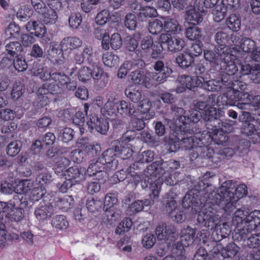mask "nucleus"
I'll use <instances>...</instances> for the list:
<instances>
[{
    "instance_id": "obj_30",
    "label": "nucleus",
    "mask_w": 260,
    "mask_h": 260,
    "mask_svg": "<svg viewBox=\"0 0 260 260\" xmlns=\"http://www.w3.org/2000/svg\"><path fill=\"white\" fill-rule=\"evenodd\" d=\"M162 19L164 20V29L167 32L178 34L181 31L182 27L177 20L169 17H164Z\"/></svg>"
},
{
    "instance_id": "obj_6",
    "label": "nucleus",
    "mask_w": 260,
    "mask_h": 260,
    "mask_svg": "<svg viewBox=\"0 0 260 260\" xmlns=\"http://www.w3.org/2000/svg\"><path fill=\"white\" fill-rule=\"evenodd\" d=\"M197 221L210 230L214 229L222 221L221 217L216 214V209L211 206L206 207L199 212Z\"/></svg>"
},
{
    "instance_id": "obj_18",
    "label": "nucleus",
    "mask_w": 260,
    "mask_h": 260,
    "mask_svg": "<svg viewBox=\"0 0 260 260\" xmlns=\"http://www.w3.org/2000/svg\"><path fill=\"white\" fill-rule=\"evenodd\" d=\"M228 86L225 93L226 96H228L229 102L231 103V106L235 105L236 102L242 103L249 96L247 92L236 91L230 85Z\"/></svg>"
},
{
    "instance_id": "obj_44",
    "label": "nucleus",
    "mask_w": 260,
    "mask_h": 260,
    "mask_svg": "<svg viewBox=\"0 0 260 260\" xmlns=\"http://www.w3.org/2000/svg\"><path fill=\"white\" fill-rule=\"evenodd\" d=\"M6 50L11 56L18 55L22 51V47L18 41H12L6 43Z\"/></svg>"
},
{
    "instance_id": "obj_48",
    "label": "nucleus",
    "mask_w": 260,
    "mask_h": 260,
    "mask_svg": "<svg viewBox=\"0 0 260 260\" xmlns=\"http://www.w3.org/2000/svg\"><path fill=\"white\" fill-rule=\"evenodd\" d=\"M20 27L15 23H10L5 31V37L7 39L16 38L19 35Z\"/></svg>"
},
{
    "instance_id": "obj_40",
    "label": "nucleus",
    "mask_w": 260,
    "mask_h": 260,
    "mask_svg": "<svg viewBox=\"0 0 260 260\" xmlns=\"http://www.w3.org/2000/svg\"><path fill=\"white\" fill-rule=\"evenodd\" d=\"M213 106V105H209L206 110L203 112L202 116L205 120L212 122L214 127H216V122H218V119L216 118L217 110Z\"/></svg>"
},
{
    "instance_id": "obj_11",
    "label": "nucleus",
    "mask_w": 260,
    "mask_h": 260,
    "mask_svg": "<svg viewBox=\"0 0 260 260\" xmlns=\"http://www.w3.org/2000/svg\"><path fill=\"white\" fill-rule=\"evenodd\" d=\"M1 213L2 216L11 220L19 221L23 218V211L21 208H15L11 204L1 202Z\"/></svg>"
},
{
    "instance_id": "obj_19",
    "label": "nucleus",
    "mask_w": 260,
    "mask_h": 260,
    "mask_svg": "<svg viewBox=\"0 0 260 260\" xmlns=\"http://www.w3.org/2000/svg\"><path fill=\"white\" fill-rule=\"evenodd\" d=\"M85 170L77 166L69 168L66 171L65 176L75 183H79L84 179Z\"/></svg>"
},
{
    "instance_id": "obj_14",
    "label": "nucleus",
    "mask_w": 260,
    "mask_h": 260,
    "mask_svg": "<svg viewBox=\"0 0 260 260\" xmlns=\"http://www.w3.org/2000/svg\"><path fill=\"white\" fill-rule=\"evenodd\" d=\"M54 209L53 203H46L44 200L41 202L35 209V215L39 220H44L49 218L53 214Z\"/></svg>"
},
{
    "instance_id": "obj_10",
    "label": "nucleus",
    "mask_w": 260,
    "mask_h": 260,
    "mask_svg": "<svg viewBox=\"0 0 260 260\" xmlns=\"http://www.w3.org/2000/svg\"><path fill=\"white\" fill-rule=\"evenodd\" d=\"M158 40L160 43L167 44L168 50L172 52L180 51L185 46V42L182 39L176 36L172 37L167 33L161 34Z\"/></svg>"
},
{
    "instance_id": "obj_52",
    "label": "nucleus",
    "mask_w": 260,
    "mask_h": 260,
    "mask_svg": "<svg viewBox=\"0 0 260 260\" xmlns=\"http://www.w3.org/2000/svg\"><path fill=\"white\" fill-rule=\"evenodd\" d=\"M119 145L120 147H119L118 151H116V153L120 155V157L123 159H126L130 158L133 153V151L131 148V145H125L121 143V142L119 141Z\"/></svg>"
},
{
    "instance_id": "obj_63",
    "label": "nucleus",
    "mask_w": 260,
    "mask_h": 260,
    "mask_svg": "<svg viewBox=\"0 0 260 260\" xmlns=\"http://www.w3.org/2000/svg\"><path fill=\"white\" fill-rule=\"evenodd\" d=\"M221 84L225 85V83L221 81H216L215 80H211L206 81L204 84V88L208 91H217L221 87Z\"/></svg>"
},
{
    "instance_id": "obj_17",
    "label": "nucleus",
    "mask_w": 260,
    "mask_h": 260,
    "mask_svg": "<svg viewBox=\"0 0 260 260\" xmlns=\"http://www.w3.org/2000/svg\"><path fill=\"white\" fill-rule=\"evenodd\" d=\"M144 60L141 59L125 61L119 69L117 76L120 78H123L127 75L130 70L141 68L144 67Z\"/></svg>"
},
{
    "instance_id": "obj_45",
    "label": "nucleus",
    "mask_w": 260,
    "mask_h": 260,
    "mask_svg": "<svg viewBox=\"0 0 260 260\" xmlns=\"http://www.w3.org/2000/svg\"><path fill=\"white\" fill-rule=\"evenodd\" d=\"M103 61L106 66L111 68L119 64V58L117 55L108 52L103 54Z\"/></svg>"
},
{
    "instance_id": "obj_50",
    "label": "nucleus",
    "mask_w": 260,
    "mask_h": 260,
    "mask_svg": "<svg viewBox=\"0 0 260 260\" xmlns=\"http://www.w3.org/2000/svg\"><path fill=\"white\" fill-rule=\"evenodd\" d=\"M228 27L235 31H238L241 26V20L235 14L231 15L226 20Z\"/></svg>"
},
{
    "instance_id": "obj_23",
    "label": "nucleus",
    "mask_w": 260,
    "mask_h": 260,
    "mask_svg": "<svg viewBox=\"0 0 260 260\" xmlns=\"http://www.w3.org/2000/svg\"><path fill=\"white\" fill-rule=\"evenodd\" d=\"M131 8L134 10L139 11V12H136V13H137L139 17L142 20H144L147 17H156L157 14L155 8L148 6L142 7L141 5L135 3H133L131 5Z\"/></svg>"
},
{
    "instance_id": "obj_22",
    "label": "nucleus",
    "mask_w": 260,
    "mask_h": 260,
    "mask_svg": "<svg viewBox=\"0 0 260 260\" xmlns=\"http://www.w3.org/2000/svg\"><path fill=\"white\" fill-rule=\"evenodd\" d=\"M246 231L245 237L244 238L242 235L241 236V239L243 240L249 247L254 248L253 252L255 254L256 256H260V252L259 250L260 247V234H254L251 235L249 237H247V235L249 233Z\"/></svg>"
},
{
    "instance_id": "obj_36",
    "label": "nucleus",
    "mask_w": 260,
    "mask_h": 260,
    "mask_svg": "<svg viewBox=\"0 0 260 260\" xmlns=\"http://www.w3.org/2000/svg\"><path fill=\"white\" fill-rule=\"evenodd\" d=\"M174 194L172 192L166 193L163 201L165 205L166 210L169 214L177 209V204L174 200Z\"/></svg>"
},
{
    "instance_id": "obj_53",
    "label": "nucleus",
    "mask_w": 260,
    "mask_h": 260,
    "mask_svg": "<svg viewBox=\"0 0 260 260\" xmlns=\"http://www.w3.org/2000/svg\"><path fill=\"white\" fill-rule=\"evenodd\" d=\"M34 75L39 76L43 80H48L50 79L51 73L46 68H43L41 65H36L34 68Z\"/></svg>"
},
{
    "instance_id": "obj_21",
    "label": "nucleus",
    "mask_w": 260,
    "mask_h": 260,
    "mask_svg": "<svg viewBox=\"0 0 260 260\" xmlns=\"http://www.w3.org/2000/svg\"><path fill=\"white\" fill-rule=\"evenodd\" d=\"M41 11L38 13L41 15L40 19L44 24L52 25L57 22L58 16L55 10L46 6Z\"/></svg>"
},
{
    "instance_id": "obj_37",
    "label": "nucleus",
    "mask_w": 260,
    "mask_h": 260,
    "mask_svg": "<svg viewBox=\"0 0 260 260\" xmlns=\"http://www.w3.org/2000/svg\"><path fill=\"white\" fill-rule=\"evenodd\" d=\"M176 63L182 68H187L193 62V57L188 53L184 52L176 58Z\"/></svg>"
},
{
    "instance_id": "obj_2",
    "label": "nucleus",
    "mask_w": 260,
    "mask_h": 260,
    "mask_svg": "<svg viewBox=\"0 0 260 260\" xmlns=\"http://www.w3.org/2000/svg\"><path fill=\"white\" fill-rule=\"evenodd\" d=\"M236 47L232 49L229 47H224L222 49H217V54L220 57L221 62L218 66L217 70H223L224 75H223L222 82L225 84L229 83L233 79V76L238 71V68L236 66L234 60L237 57H239V52L236 51Z\"/></svg>"
},
{
    "instance_id": "obj_31",
    "label": "nucleus",
    "mask_w": 260,
    "mask_h": 260,
    "mask_svg": "<svg viewBox=\"0 0 260 260\" xmlns=\"http://www.w3.org/2000/svg\"><path fill=\"white\" fill-rule=\"evenodd\" d=\"M82 45V41L76 37H68L63 39L60 43V47L62 50L74 49L79 47Z\"/></svg>"
},
{
    "instance_id": "obj_61",
    "label": "nucleus",
    "mask_w": 260,
    "mask_h": 260,
    "mask_svg": "<svg viewBox=\"0 0 260 260\" xmlns=\"http://www.w3.org/2000/svg\"><path fill=\"white\" fill-rule=\"evenodd\" d=\"M109 12L107 10H102L99 12L95 18L97 25L104 26L105 24L110 21Z\"/></svg>"
},
{
    "instance_id": "obj_1",
    "label": "nucleus",
    "mask_w": 260,
    "mask_h": 260,
    "mask_svg": "<svg viewBox=\"0 0 260 260\" xmlns=\"http://www.w3.org/2000/svg\"><path fill=\"white\" fill-rule=\"evenodd\" d=\"M247 194V186L240 184L236 189L231 180L223 182L218 191L207 194L206 202L213 206L218 205L226 212H231L236 208L237 202Z\"/></svg>"
},
{
    "instance_id": "obj_64",
    "label": "nucleus",
    "mask_w": 260,
    "mask_h": 260,
    "mask_svg": "<svg viewBox=\"0 0 260 260\" xmlns=\"http://www.w3.org/2000/svg\"><path fill=\"white\" fill-rule=\"evenodd\" d=\"M20 142L16 140L11 142L7 148V154L12 157L16 155L20 150Z\"/></svg>"
},
{
    "instance_id": "obj_43",
    "label": "nucleus",
    "mask_w": 260,
    "mask_h": 260,
    "mask_svg": "<svg viewBox=\"0 0 260 260\" xmlns=\"http://www.w3.org/2000/svg\"><path fill=\"white\" fill-rule=\"evenodd\" d=\"M129 77L134 83L143 84L146 87V81L148 80V78H146V74L144 75L143 72L136 70L132 72Z\"/></svg>"
},
{
    "instance_id": "obj_3",
    "label": "nucleus",
    "mask_w": 260,
    "mask_h": 260,
    "mask_svg": "<svg viewBox=\"0 0 260 260\" xmlns=\"http://www.w3.org/2000/svg\"><path fill=\"white\" fill-rule=\"evenodd\" d=\"M233 222L237 227L242 225V228L239 230V235L245 237L246 231L251 232L260 224V211L254 210L249 214L242 209L236 210L233 218Z\"/></svg>"
},
{
    "instance_id": "obj_25",
    "label": "nucleus",
    "mask_w": 260,
    "mask_h": 260,
    "mask_svg": "<svg viewBox=\"0 0 260 260\" xmlns=\"http://www.w3.org/2000/svg\"><path fill=\"white\" fill-rule=\"evenodd\" d=\"M214 41L219 45L216 47V52L217 53V49H222L224 47H228L225 44L231 42L229 39V35L227 32L226 28H217L214 36Z\"/></svg>"
},
{
    "instance_id": "obj_54",
    "label": "nucleus",
    "mask_w": 260,
    "mask_h": 260,
    "mask_svg": "<svg viewBox=\"0 0 260 260\" xmlns=\"http://www.w3.org/2000/svg\"><path fill=\"white\" fill-rule=\"evenodd\" d=\"M103 202L97 198L88 199L86 207L88 211L91 212L98 211L102 208Z\"/></svg>"
},
{
    "instance_id": "obj_34",
    "label": "nucleus",
    "mask_w": 260,
    "mask_h": 260,
    "mask_svg": "<svg viewBox=\"0 0 260 260\" xmlns=\"http://www.w3.org/2000/svg\"><path fill=\"white\" fill-rule=\"evenodd\" d=\"M185 19L194 25L198 24L203 21L201 12L197 11L194 8L191 9L186 12Z\"/></svg>"
},
{
    "instance_id": "obj_32",
    "label": "nucleus",
    "mask_w": 260,
    "mask_h": 260,
    "mask_svg": "<svg viewBox=\"0 0 260 260\" xmlns=\"http://www.w3.org/2000/svg\"><path fill=\"white\" fill-rule=\"evenodd\" d=\"M54 205L58 207V208L67 211L68 209L72 208L74 201L73 198L70 196H64L61 198H56L54 202Z\"/></svg>"
},
{
    "instance_id": "obj_62",
    "label": "nucleus",
    "mask_w": 260,
    "mask_h": 260,
    "mask_svg": "<svg viewBox=\"0 0 260 260\" xmlns=\"http://www.w3.org/2000/svg\"><path fill=\"white\" fill-rule=\"evenodd\" d=\"M51 181V175L46 169L43 173H40L36 179V181L40 185H44L49 183Z\"/></svg>"
},
{
    "instance_id": "obj_27",
    "label": "nucleus",
    "mask_w": 260,
    "mask_h": 260,
    "mask_svg": "<svg viewBox=\"0 0 260 260\" xmlns=\"http://www.w3.org/2000/svg\"><path fill=\"white\" fill-rule=\"evenodd\" d=\"M249 95L247 99L243 101L242 103H238L236 106L240 109H247V107L251 106L254 108V109H260V95H253L251 92H247Z\"/></svg>"
},
{
    "instance_id": "obj_59",
    "label": "nucleus",
    "mask_w": 260,
    "mask_h": 260,
    "mask_svg": "<svg viewBox=\"0 0 260 260\" xmlns=\"http://www.w3.org/2000/svg\"><path fill=\"white\" fill-rule=\"evenodd\" d=\"M104 169V165L100 160L93 161L89 165L86 172L90 176H94L100 170Z\"/></svg>"
},
{
    "instance_id": "obj_20",
    "label": "nucleus",
    "mask_w": 260,
    "mask_h": 260,
    "mask_svg": "<svg viewBox=\"0 0 260 260\" xmlns=\"http://www.w3.org/2000/svg\"><path fill=\"white\" fill-rule=\"evenodd\" d=\"M108 101L104 107L101 109V112L105 117L112 116L116 115L117 112V103L115 93H110L107 95Z\"/></svg>"
},
{
    "instance_id": "obj_13",
    "label": "nucleus",
    "mask_w": 260,
    "mask_h": 260,
    "mask_svg": "<svg viewBox=\"0 0 260 260\" xmlns=\"http://www.w3.org/2000/svg\"><path fill=\"white\" fill-rule=\"evenodd\" d=\"M90 130L95 129L99 133L105 135L109 129V123L107 120L99 118L96 114H92L86 122Z\"/></svg>"
},
{
    "instance_id": "obj_58",
    "label": "nucleus",
    "mask_w": 260,
    "mask_h": 260,
    "mask_svg": "<svg viewBox=\"0 0 260 260\" xmlns=\"http://www.w3.org/2000/svg\"><path fill=\"white\" fill-rule=\"evenodd\" d=\"M185 34L187 38L192 41L198 40L202 36L200 29L194 25L187 28L186 29Z\"/></svg>"
},
{
    "instance_id": "obj_8",
    "label": "nucleus",
    "mask_w": 260,
    "mask_h": 260,
    "mask_svg": "<svg viewBox=\"0 0 260 260\" xmlns=\"http://www.w3.org/2000/svg\"><path fill=\"white\" fill-rule=\"evenodd\" d=\"M155 232L158 240H166L170 245L178 238V232L172 224L161 223L156 226Z\"/></svg>"
},
{
    "instance_id": "obj_7",
    "label": "nucleus",
    "mask_w": 260,
    "mask_h": 260,
    "mask_svg": "<svg viewBox=\"0 0 260 260\" xmlns=\"http://www.w3.org/2000/svg\"><path fill=\"white\" fill-rule=\"evenodd\" d=\"M195 235V230L190 227H187L182 232V235L180 237V243H177L173 250V253L179 260H185L184 247H187L193 243Z\"/></svg>"
},
{
    "instance_id": "obj_26",
    "label": "nucleus",
    "mask_w": 260,
    "mask_h": 260,
    "mask_svg": "<svg viewBox=\"0 0 260 260\" xmlns=\"http://www.w3.org/2000/svg\"><path fill=\"white\" fill-rule=\"evenodd\" d=\"M151 103L148 99H145L140 101L138 105V110L142 115V118L145 120H149L153 117L155 113L151 110Z\"/></svg>"
},
{
    "instance_id": "obj_56",
    "label": "nucleus",
    "mask_w": 260,
    "mask_h": 260,
    "mask_svg": "<svg viewBox=\"0 0 260 260\" xmlns=\"http://www.w3.org/2000/svg\"><path fill=\"white\" fill-rule=\"evenodd\" d=\"M32 187V182L29 180H24L20 182L15 189V191L19 194L25 193Z\"/></svg>"
},
{
    "instance_id": "obj_4",
    "label": "nucleus",
    "mask_w": 260,
    "mask_h": 260,
    "mask_svg": "<svg viewBox=\"0 0 260 260\" xmlns=\"http://www.w3.org/2000/svg\"><path fill=\"white\" fill-rule=\"evenodd\" d=\"M178 135H172L169 138L168 143L170 145V149L172 151H175L177 149L180 148H184L185 149H190L196 148V152H198L200 149V147H196L194 137L190 134L180 132V134L176 133Z\"/></svg>"
},
{
    "instance_id": "obj_57",
    "label": "nucleus",
    "mask_w": 260,
    "mask_h": 260,
    "mask_svg": "<svg viewBox=\"0 0 260 260\" xmlns=\"http://www.w3.org/2000/svg\"><path fill=\"white\" fill-rule=\"evenodd\" d=\"M163 28L162 22L158 19H154L150 21L148 25V30L152 35H157L160 33Z\"/></svg>"
},
{
    "instance_id": "obj_24",
    "label": "nucleus",
    "mask_w": 260,
    "mask_h": 260,
    "mask_svg": "<svg viewBox=\"0 0 260 260\" xmlns=\"http://www.w3.org/2000/svg\"><path fill=\"white\" fill-rule=\"evenodd\" d=\"M153 45V41L151 36L144 37L141 43V50L138 49L136 51L137 59L143 60L148 55V51Z\"/></svg>"
},
{
    "instance_id": "obj_15",
    "label": "nucleus",
    "mask_w": 260,
    "mask_h": 260,
    "mask_svg": "<svg viewBox=\"0 0 260 260\" xmlns=\"http://www.w3.org/2000/svg\"><path fill=\"white\" fill-rule=\"evenodd\" d=\"M231 44L235 46H240L242 52L247 53H250L256 47L255 42L249 38H243L241 40L240 38L235 35L231 36Z\"/></svg>"
},
{
    "instance_id": "obj_46",
    "label": "nucleus",
    "mask_w": 260,
    "mask_h": 260,
    "mask_svg": "<svg viewBox=\"0 0 260 260\" xmlns=\"http://www.w3.org/2000/svg\"><path fill=\"white\" fill-rule=\"evenodd\" d=\"M126 96L134 103L139 102L142 98V93L139 89L129 86L124 91Z\"/></svg>"
},
{
    "instance_id": "obj_47",
    "label": "nucleus",
    "mask_w": 260,
    "mask_h": 260,
    "mask_svg": "<svg viewBox=\"0 0 260 260\" xmlns=\"http://www.w3.org/2000/svg\"><path fill=\"white\" fill-rule=\"evenodd\" d=\"M192 77L188 75H181L178 78V81L180 86L177 88V92H182L186 88L191 89Z\"/></svg>"
},
{
    "instance_id": "obj_60",
    "label": "nucleus",
    "mask_w": 260,
    "mask_h": 260,
    "mask_svg": "<svg viewBox=\"0 0 260 260\" xmlns=\"http://www.w3.org/2000/svg\"><path fill=\"white\" fill-rule=\"evenodd\" d=\"M132 226V221L129 218H124L115 230V233L117 234H121L122 233L127 232Z\"/></svg>"
},
{
    "instance_id": "obj_29",
    "label": "nucleus",
    "mask_w": 260,
    "mask_h": 260,
    "mask_svg": "<svg viewBox=\"0 0 260 260\" xmlns=\"http://www.w3.org/2000/svg\"><path fill=\"white\" fill-rule=\"evenodd\" d=\"M90 64L91 69V78L95 80L102 79L103 83L102 86H105L108 82L109 76L107 73H104L103 70L96 63L92 62Z\"/></svg>"
},
{
    "instance_id": "obj_5",
    "label": "nucleus",
    "mask_w": 260,
    "mask_h": 260,
    "mask_svg": "<svg viewBox=\"0 0 260 260\" xmlns=\"http://www.w3.org/2000/svg\"><path fill=\"white\" fill-rule=\"evenodd\" d=\"M164 164H160L159 162H154L149 165L145 170L144 175L145 178L149 180V181H152V182L156 180L160 181L162 183V180L164 178L160 179L159 175L165 174V179L164 182L167 185H173L174 184V181L173 180L172 177L169 174H167L164 170Z\"/></svg>"
},
{
    "instance_id": "obj_12",
    "label": "nucleus",
    "mask_w": 260,
    "mask_h": 260,
    "mask_svg": "<svg viewBox=\"0 0 260 260\" xmlns=\"http://www.w3.org/2000/svg\"><path fill=\"white\" fill-rule=\"evenodd\" d=\"M161 183L160 181L156 180L152 182V181H149L146 178H144V184H142V187L144 188H148L151 191L149 194L150 199H145L143 201V207L148 206L153 203L154 200L159 197Z\"/></svg>"
},
{
    "instance_id": "obj_9",
    "label": "nucleus",
    "mask_w": 260,
    "mask_h": 260,
    "mask_svg": "<svg viewBox=\"0 0 260 260\" xmlns=\"http://www.w3.org/2000/svg\"><path fill=\"white\" fill-rule=\"evenodd\" d=\"M120 147L118 140H115L112 142L111 148L105 151L100 158V160L103 165H107V167L112 170L117 169L118 161L116 159L117 156L116 151H118L119 147Z\"/></svg>"
},
{
    "instance_id": "obj_35",
    "label": "nucleus",
    "mask_w": 260,
    "mask_h": 260,
    "mask_svg": "<svg viewBox=\"0 0 260 260\" xmlns=\"http://www.w3.org/2000/svg\"><path fill=\"white\" fill-rule=\"evenodd\" d=\"M63 51L61 47L60 49L52 47L48 50V57L53 62L57 64H62L64 62Z\"/></svg>"
},
{
    "instance_id": "obj_33",
    "label": "nucleus",
    "mask_w": 260,
    "mask_h": 260,
    "mask_svg": "<svg viewBox=\"0 0 260 260\" xmlns=\"http://www.w3.org/2000/svg\"><path fill=\"white\" fill-rule=\"evenodd\" d=\"M120 215V211L114 207H109L105 211L103 220L105 222L111 224L113 223Z\"/></svg>"
},
{
    "instance_id": "obj_55",
    "label": "nucleus",
    "mask_w": 260,
    "mask_h": 260,
    "mask_svg": "<svg viewBox=\"0 0 260 260\" xmlns=\"http://www.w3.org/2000/svg\"><path fill=\"white\" fill-rule=\"evenodd\" d=\"M69 77L63 73L55 72L51 74L50 79L49 80H53L58 85L64 86L69 81Z\"/></svg>"
},
{
    "instance_id": "obj_38",
    "label": "nucleus",
    "mask_w": 260,
    "mask_h": 260,
    "mask_svg": "<svg viewBox=\"0 0 260 260\" xmlns=\"http://www.w3.org/2000/svg\"><path fill=\"white\" fill-rule=\"evenodd\" d=\"M117 112L120 114H128L135 117L137 116L136 114L137 112L134 106L124 101H121L119 104H117Z\"/></svg>"
},
{
    "instance_id": "obj_39",
    "label": "nucleus",
    "mask_w": 260,
    "mask_h": 260,
    "mask_svg": "<svg viewBox=\"0 0 260 260\" xmlns=\"http://www.w3.org/2000/svg\"><path fill=\"white\" fill-rule=\"evenodd\" d=\"M27 30H34L35 34L37 37L43 36L46 32V28L43 24H39L36 21H30L28 22L26 25Z\"/></svg>"
},
{
    "instance_id": "obj_49",
    "label": "nucleus",
    "mask_w": 260,
    "mask_h": 260,
    "mask_svg": "<svg viewBox=\"0 0 260 260\" xmlns=\"http://www.w3.org/2000/svg\"><path fill=\"white\" fill-rule=\"evenodd\" d=\"M236 123V121L230 119H225L224 121L218 120L216 124H218L217 128L223 132L224 133H230L234 130L233 126Z\"/></svg>"
},
{
    "instance_id": "obj_41",
    "label": "nucleus",
    "mask_w": 260,
    "mask_h": 260,
    "mask_svg": "<svg viewBox=\"0 0 260 260\" xmlns=\"http://www.w3.org/2000/svg\"><path fill=\"white\" fill-rule=\"evenodd\" d=\"M240 248L234 243L232 242L222 249L221 254L223 258L233 257L239 251Z\"/></svg>"
},
{
    "instance_id": "obj_28",
    "label": "nucleus",
    "mask_w": 260,
    "mask_h": 260,
    "mask_svg": "<svg viewBox=\"0 0 260 260\" xmlns=\"http://www.w3.org/2000/svg\"><path fill=\"white\" fill-rule=\"evenodd\" d=\"M242 133L243 134L249 137L253 136L257 137H260V120L258 123L254 122L244 123L242 126Z\"/></svg>"
},
{
    "instance_id": "obj_42",
    "label": "nucleus",
    "mask_w": 260,
    "mask_h": 260,
    "mask_svg": "<svg viewBox=\"0 0 260 260\" xmlns=\"http://www.w3.org/2000/svg\"><path fill=\"white\" fill-rule=\"evenodd\" d=\"M51 224L53 227L56 229L64 230L68 227L69 222L66 216L62 215H58L52 218Z\"/></svg>"
},
{
    "instance_id": "obj_51",
    "label": "nucleus",
    "mask_w": 260,
    "mask_h": 260,
    "mask_svg": "<svg viewBox=\"0 0 260 260\" xmlns=\"http://www.w3.org/2000/svg\"><path fill=\"white\" fill-rule=\"evenodd\" d=\"M213 133L212 139L216 144L222 145L228 141V137L226 135V133H224L218 128H217L214 129Z\"/></svg>"
},
{
    "instance_id": "obj_16",
    "label": "nucleus",
    "mask_w": 260,
    "mask_h": 260,
    "mask_svg": "<svg viewBox=\"0 0 260 260\" xmlns=\"http://www.w3.org/2000/svg\"><path fill=\"white\" fill-rule=\"evenodd\" d=\"M172 71H164L146 73V78L148 80L146 81V88H149L153 85H155L164 82L167 77L169 76Z\"/></svg>"
}]
</instances>
